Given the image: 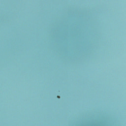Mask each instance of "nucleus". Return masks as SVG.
Returning <instances> with one entry per match:
<instances>
[{"label":"nucleus","mask_w":126,"mask_h":126,"mask_svg":"<svg viewBox=\"0 0 126 126\" xmlns=\"http://www.w3.org/2000/svg\"><path fill=\"white\" fill-rule=\"evenodd\" d=\"M57 97L59 98V99H60V96H58Z\"/></svg>","instance_id":"obj_1"}]
</instances>
